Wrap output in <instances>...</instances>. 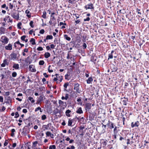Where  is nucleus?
I'll use <instances>...</instances> for the list:
<instances>
[{"instance_id":"nucleus-8","label":"nucleus","mask_w":149,"mask_h":149,"mask_svg":"<svg viewBox=\"0 0 149 149\" xmlns=\"http://www.w3.org/2000/svg\"><path fill=\"white\" fill-rule=\"evenodd\" d=\"M107 125L108 126L109 128L111 129L114 128V124L109 120L108 121V122Z\"/></svg>"},{"instance_id":"nucleus-2","label":"nucleus","mask_w":149,"mask_h":149,"mask_svg":"<svg viewBox=\"0 0 149 149\" xmlns=\"http://www.w3.org/2000/svg\"><path fill=\"white\" fill-rule=\"evenodd\" d=\"M11 15L15 19H18L19 18V13L18 11L13 10L11 13Z\"/></svg>"},{"instance_id":"nucleus-1","label":"nucleus","mask_w":149,"mask_h":149,"mask_svg":"<svg viewBox=\"0 0 149 149\" xmlns=\"http://www.w3.org/2000/svg\"><path fill=\"white\" fill-rule=\"evenodd\" d=\"M30 123H29L28 125L25 126L23 129V131L22 132V134L24 136H26L29 133L30 131L29 127L30 126Z\"/></svg>"},{"instance_id":"nucleus-52","label":"nucleus","mask_w":149,"mask_h":149,"mask_svg":"<svg viewBox=\"0 0 149 149\" xmlns=\"http://www.w3.org/2000/svg\"><path fill=\"white\" fill-rule=\"evenodd\" d=\"M49 127V124L47 125H43L42 127H44L45 128V129L47 130L48 129V127Z\"/></svg>"},{"instance_id":"nucleus-18","label":"nucleus","mask_w":149,"mask_h":149,"mask_svg":"<svg viewBox=\"0 0 149 149\" xmlns=\"http://www.w3.org/2000/svg\"><path fill=\"white\" fill-rule=\"evenodd\" d=\"M71 112V111L69 109L67 110L65 112V113L66 115L68 117H70V114Z\"/></svg>"},{"instance_id":"nucleus-26","label":"nucleus","mask_w":149,"mask_h":149,"mask_svg":"<svg viewBox=\"0 0 149 149\" xmlns=\"http://www.w3.org/2000/svg\"><path fill=\"white\" fill-rule=\"evenodd\" d=\"M3 63L5 64V65H8L9 64V62H8L7 59H5L3 61Z\"/></svg>"},{"instance_id":"nucleus-3","label":"nucleus","mask_w":149,"mask_h":149,"mask_svg":"<svg viewBox=\"0 0 149 149\" xmlns=\"http://www.w3.org/2000/svg\"><path fill=\"white\" fill-rule=\"evenodd\" d=\"M84 8L86 10L88 9H91L92 11L94 10V7L93 6V5L92 3H90L87 5H86L84 7Z\"/></svg>"},{"instance_id":"nucleus-43","label":"nucleus","mask_w":149,"mask_h":149,"mask_svg":"<svg viewBox=\"0 0 149 149\" xmlns=\"http://www.w3.org/2000/svg\"><path fill=\"white\" fill-rule=\"evenodd\" d=\"M9 18H10V16H6L3 19V21L6 22V21L8 20V19Z\"/></svg>"},{"instance_id":"nucleus-14","label":"nucleus","mask_w":149,"mask_h":149,"mask_svg":"<svg viewBox=\"0 0 149 149\" xmlns=\"http://www.w3.org/2000/svg\"><path fill=\"white\" fill-rule=\"evenodd\" d=\"M76 113H77L81 114L83 113V111L82 110V108L81 107L78 108L77 110L76 111Z\"/></svg>"},{"instance_id":"nucleus-28","label":"nucleus","mask_w":149,"mask_h":149,"mask_svg":"<svg viewBox=\"0 0 149 149\" xmlns=\"http://www.w3.org/2000/svg\"><path fill=\"white\" fill-rule=\"evenodd\" d=\"M46 14L47 13L45 11L43 13V15H42V17L44 18L45 19L46 18Z\"/></svg>"},{"instance_id":"nucleus-48","label":"nucleus","mask_w":149,"mask_h":149,"mask_svg":"<svg viewBox=\"0 0 149 149\" xmlns=\"http://www.w3.org/2000/svg\"><path fill=\"white\" fill-rule=\"evenodd\" d=\"M51 67V66L50 65H49L48 68V71L50 73L52 72H53V70L52 69H50V68Z\"/></svg>"},{"instance_id":"nucleus-32","label":"nucleus","mask_w":149,"mask_h":149,"mask_svg":"<svg viewBox=\"0 0 149 149\" xmlns=\"http://www.w3.org/2000/svg\"><path fill=\"white\" fill-rule=\"evenodd\" d=\"M49 149H56V147L55 145H51L49 146Z\"/></svg>"},{"instance_id":"nucleus-56","label":"nucleus","mask_w":149,"mask_h":149,"mask_svg":"<svg viewBox=\"0 0 149 149\" xmlns=\"http://www.w3.org/2000/svg\"><path fill=\"white\" fill-rule=\"evenodd\" d=\"M89 120H93L94 118L91 115H90L89 116Z\"/></svg>"},{"instance_id":"nucleus-47","label":"nucleus","mask_w":149,"mask_h":149,"mask_svg":"<svg viewBox=\"0 0 149 149\" xmlns=\"http://www.w3.org/2000/svg\"><path fill=\"white\" fill-rule=\"evenodd\" d=\"M26 37V36L25 35L22 36L21 37V39L22 40L24 41L25 40V38Z\"/></svg>"},{"instance_id":"nucleus-41","label":"nucleus","mask_w":149,"mask_h":149,"mask_svg":"<svg viewBox=\"0 0 149 149\" xmlns=\"http://www.w3.org/2000/svg\"><path fill=\"white\" fill-rule=\"evenodd\" d=\"M69 85V83L68 82H67L66 83H65L63 85V86L66 89L67 88V87Z\"/></svg>"},{"instance_id":"nucleus-9","label":"nucleus","mask_w":149,"mask_h":149,"mask_svg":"<svg viewBox=\"0 0 149 149\" xmlns=\"http://www.w3.org/2000/svg\"><path fill=\"white\" fill-rule=\"evenodd\" d=\"M139 125V123L138 121H136L135 123L132 122L131 123V127L133 128L134 127H138Z\"/></svg>"},{"instance_id":"nucleus-50","label":"nucleus","mask_w":149,"mask_h":149,"mask_svg":"<svg viewBox=\"0 0 149 149\" xmlns=\"http://www.w3.org/2000/svg\"><path fill=\"white\" fill-rule=\"evenodd\" d=\"M25 123L26 125H28L29 123H30L29 120L26 119L24 120Z\"/></svg>"},{"instance_id":"nucleus-27","label":"nucleus","mask_w":149,"mask_h":149,"mask_svg":"<svg viewBox=\"0 0 149 149\" xmlns=\"http://www.w3.org/2000/svg\"><path fill=\"white\" fill-rule=\"evenodd\" d=\"M28 100L31 101L32 103L35 102V100L33 99V98L31 97H28Z\"/></svg>"},{"instance_id":"nucleus-58","label":"nucleus","mask_w":149,"mask_h":149,"mask_svg":"<svg viewBox=\"0 0 149 149\" xmlns=\"http://www.w3.org/2000/svg\"><path fill=\"white\" fill-rule=\"evenodd\" d=\"M90 20V18L89 17H87L86 19H84V22L88 21Z\"/></svg>"},{"instance_id":"nucleus-17","label":"nucleus","mask_w":149,"mask_h":149,"mask_svg":"<svg viewBox=\"0 0 149 149\" xmlns=\"http://www.w3.org/2000/svg\"><path fill=\"white\" fill-rule=\"evenodd\" d=\"M5 49L6 50H11L12 49V45L9 44L7 46L5 47Z\"/></svg>"},{"instance_id":"nucleus-19","label":"nucleus","mask_w":149,"mask_h":149,"mask_svg":"<svg viewBox=\"0 0 149 149\" xmlns=\"http://www.w3.org/2000/svg\"><path fill=\"white\" fill-rule=\"evenodd\" d=\"M93 79L92 77H89L88 79L87 80V83L88 84H90L91 83V82H92L93 81Z\"/></svg>"},{"instance_id":"nucleus-7","label":"nucleus","mask_w":149,"mask_h":149,"mask_svg":"<svg viewBox=\"0 0 149 149\" xmlns=\"http://www.w3.org/2000/svg\"><path fill=\"white\" fill-rule=\"evenodd\" d=\"M111 69L112 70V72H116L118 70L117 67L113 64H111L110 66Z\"/></svg>"},{"instance_id":"nucleus-40","label":"nucleus","mask_w":149,"mask_h":149,"mask_svg":"<svg viewBox=\"0 0 149 149\" xmlns=\"http://www.w3.org/2000/svg\"><path fill=\"white\" fill-rule=\"evenodd\" d=\"M42 81L44 84H45L46 83H47V84H48V81H46V79L44 78H43L42 79Z\"/></svg>"},{"instance_id":"nucleus-11","label":"nucleus","mask_w":149,"mask_h":149,"mask_svg":"<svg viewBox=\"0 0 149 149\" xmlns=\"http://www.w3.org/2000/svg\"><path fill=\"white\" fill-rule=\"evenodd\" d=\"M29 68L30 69V70L31 72H35L36 71L35 66L32 65H30L29 66Z\"/></svg>"},{"instance_id":"nucleus-35","label":"nucleus","mask_w":149,"mask_h":149,"mask_svg":"<svg viewBox=\"0 0 149 149\" xmlns=\"http://www.w3.org/2000/svg\"><path fill=\"white\" fill-rule=\"evenodd\" d=\"M117 127L115 126L113 130V132L114 134H116L117 133L118 131L117 130Z\"/></svg>"},{"instance_id":"nucleus-22","label":"nucleus","mask_w":149,"mask_h":149,"mask_svg":"<svg viewBox=\"0 0 149 149\" xmlns=\"http://www.w3.org/2000/svg\"><path fill=\"white\" fill-rule=\"evenodd\" d=\"M64 37L66 40L70 41L71 40L70 37H68V35L66 34H65L64 35Z\"/></svg>"},{"instance_id":"nucleus-29","label":"nucleus","mask_w":149,"mask_h":149,"mask_svg":"<svg viewBox=\"0 0 149 149\" xmlns=\"http://www.w3.org/2000/svg\"><path fill=\"white\" fill-rule=\"evenodd\" d=\"M46 135H47V136H50L51 137V138H54L53 137L51 136V133L50 132H46Z\"/></svg>"},{"instance_id":"nucleus-46","label":"nucleus","mask_w":149,"mask_h":149,"mask_svg":"<svg viewBox=\"0 0 149 149\" xmlns=\"http://www.w3.org/2000/svg\"><path fill=\"white\" fill-rule=\"evenodd\" d=\"M75 42L74 41H72L70 42V45L71 46L74 47L75 45Z\"/></svg>"},{"instance_id":"nucleus-44","label":"nucleus","mask_w":149,"mask_h":149,"mask_svg":"<svg viewBox=\"0 0 149 149\" xmlns=\"http://www.w3.org/2000/svg\"><path fill=\"white\" fill-rule=\"evenodd\" d=\"M75 0H66V1H68L69 3H70L72 4L75 1Z\"/></svg>"},{"instance_id":"nucleus-20","label":"nucleus","mask_w":149,"mask_h":149,"mask_svg":"<svg viewBox=\"0 0 149 149\" xmlns=\"http://www.w3.org/2000/svg\"><path fill=\"white\" fill-rule=\"evenodd\" d=\"M6 29L2 27L0 28V33L1 34L4 33Z\"/></svg>"},{"instance_id":"nucleus-13","label":"nucleus","mask_w":149,"mask_h":149,"mask_svg":"<svg viewBox=\"0 0 149 149\" xmlns=\"http://www.w3.org/2000/svg\"><path fill=\"white\" fill-rule=\"evenodd\" d=\"M25 61L26 63H29V64L31 63L32 62V60L30 58L29 56H28L27 58L25 59Z\"/></svg>"},{"instance_id":"nucleus-5","label":"nucleus","mask_w":149,"mask_h":149,"mask_svg":"<svg viewBox=\"0 0 149 149\" xmlns=\"http://www.w3.org/2000/svg\"><path fill=\"white\" fill-rule=\"evenodd\" d=\"M1 41L5 44H7L9 40V39L5 36H2L1 38Z\"/></svg>"},{"instance_id":"nucleus-51","label":"nucleus","mask_w":149,"mask_h":149,"mask_svg":"<svg viewBox=\"0 0 149 149\" xmlns=\"http://www.w3.org/2000/svg\"><path fill=\"white\" fill-rule=\"evenodd\" d=\"M13 7V5L11 3H10L9 4V8L10 9H12Z\"/></svg>"},{"instance_id":"nucleus-53","label":"nucleus","mask_w":149,"mask_h":149,"mask_svg":"<svg viewBox=\"0 0 149 149\" xmlns=\"http://www.w3.org/2000/svg\"><path fill=\"white\" fill-rule=\"evenodd\" d=\"M43 49V48L41 47H39L37 48V50L38 51H42Z\"/></svg>"},{"instance_id":"nucleus-49","label":"nucleus","mask_w":149,"mask_h":149,"mask_svg":"<svg viewBox=\"0 0 149 149\" xmlns=\"http://www.w3.org/2000/svg\"><path fill=\"white\" fill-rule=\"evenodd\" d=\"M41 118L42 120H45L46 118V116L45 115H43L42 116Z\"/></svg>"},{"instance_id":"nucleus-64","label":"nucleus","mask_w":149,"mask_h":149,"mask_svg":"<svg viewBox=\"0 0 149 149\" xmlns=\"http://www.w3.org/2000/svg\"><path fill=\"white\" fill-rule=\"evenodd\" d=\"M43 74V75L45 76V77L46 78H47L49 77V75L47 74L46 73H44Z\"/></svg>"},{"instance_id":"nucleus-23","label":"nucleus","mask_w":149,"mask_h":149,"mask_svg":"<svg viewBox=\"0 0 149 149\" xmlns=\"http://www.w3.org/2000/svg\"><path fill=\"white\" fill-rule=\"evenodd\" d=\"M45 58H47L50 56V54L49 52H46L44 54Z\"/></svg>"},{"instance_id":"nucleus-25","label":"nucleus","mask_w":149,"mask_h":149,"mask_svg":"<svg viewBox=\"0 0 149 149\" xmlns=\"http://www.w3.org/2000/svg\"><path fill=\"white\" fill-rule=\"evenodd\" d=\"M30 42L31 43L32 45H34L36 44L35 40L33 38H32L31 39Z\"/></svg>"},{"instance_id":"nucleus-38","label":"nucleus","mask_w":149,"mask_h":149,"mask_svg":"<svg viewBox=\"0 0 149 149\" xmlns=\"http://www.w3.org/2000/svg\"><path fill=\"white\" fill-rule=\"evenodd\" d=\"M81 37L84 40H83V41L85 42L86 41L85 40L86 38V36L85 35H83V36H81Z\"/></svg>"},{"instance_id":"nucleus-45","label":"nucleus","mask_w":149,"mask_h":149,"mask_svg":"<svg viewBox=\"0 0 149 149\" xmlns=\"http://www.w3.org/2000/svg\"><path fill=\"white\" fill-rule=\"evenodd\" d=\"M33 21H31L29 23L30 25L31 26V27L32 28H33L34 27V26L33 25Z\"/></svg>"},{"instance_id":"nucleus-36","label":"nucleus","mask_w":149,"mask_h":149,"mask_svg":"<svg viewBox=\"0 0 149 149\" xmlns=\"http://www.w3.org/2000/svg\"><path fill=\"white\" fill-rule=\"evenodd\" d=\"M113 58V56L112 54H109L108 55V60H109V59H112Z\"/></svg>"},{"instance_id":"nucleus-31","label":"nucleus","mask_w":149,"mask_h":149,"mask_svg":"<svg viewBox=\"0 0 149 149\" xmlns=\"http://www.w3.org/2000/svg\"><path fill=\"white\" fill-rule=\"evenodd\" d=\"M75 147L73 145L69 146L68 147H67L66 149H75Z\"/></svg>"},{"instance_id":"nucleus-34","label":"nucleus","mask_w":149,"mask_h":149,"mask_svg":"<svg viewBox=\"0 0 149 149\" xmlns=\"http://www.w3.org/2000/svg\"><path fill=\"white\" fill-rule=\"evenodd\" d=\"M15 116L14 118H17L19 116V114L17 112H16L15 113Z\"/></svg>"},{"instance_id":"nucleus-10","label":"nucleus","mask_w":149,"mask_h":149,"mask_svg":"<svg viewBox=\"0 0 149 149\" xmlns=\"http://www.w3.org/2000/svg\"><path fill=\"white\" fill-rule=\"evenodd\" d=\"M121 99L123 104L124 105H127V102L128 100V98L124 97L123 98H122Z\"/></svg>"},{"instance_id":"nucleus-24","label":"nucleus","mask_w":149,"mask_h":149,"mask_svg":"<svg viewBox=\"0 0 149 149\" xmlns=\"http://www.w3.org/2000/svg\"><path fill=\"white\" fill-rule=\"evenodd\" d=\"M73 122L72 120V119L71 120L70 119H69L68 121V126H72V125Z\"/></svg>"},{"instance_id":"nucleus-30","label":"nucleus","mask_w":149,"mask_h":149,"mask_svg":"<svg viewBox=\"0 0 149 149\" xmlns=\"http://www.w3.org/2000/svg\"><path fill=\"white\" fill-rule=\"evenodd\" d=\"M53 36L52 35H47L46 37V39H53Z\"/></svg>"},{"instance_id":"nucleus-4","label":"nucleus","mask_w":149,"mask_h":149,"mask_svg":"<svg viewBox=\"0 0 149 149\" xmlns=\"http://www.w3.org/2000/svg\"><path fill=\"white\" fill-rule=\"evenodd\" d=\"M80 85L78 83H76L74 84V89L76 91L77 93H80L81 91L79 90Z\"/></svg>"},{"instance_id":"nucleus-54","label":"nucleus","mask_w":149,"mask_h":149,"mask_svg":"<svg viewBox=\"0 0 149 149\" xmlns=\"http://www.w3.org/2000/svg\"><path fill=\"white\" fill-rule=\"evenodd\" d=\"M10 95L9 92H6L5 93V94H4L5 96H8Z\"/></svg>"},{"instance_id":"nucleus-57","label":"nucleus","mask_w":149,"mask_h":149,"mask_svg":"<svg viewBox=\"0 0 149 149\" xmlns=\"http://www.w3.org/2000/svg\"><path fill=\"white\" fill-rule=\"evenodd\" d=\"M45 32V31L43 29H42L40 31L39 33L40 34H43Z\"/></svg>"},{"instance_id":"nucleus-6","label":"nucleus","mask_w":149,"mask_h":149,"mask_svg":"<svg viewBox=\"0 0 149 149\" xmlns=\"http://www.w3.org/2000/svg\"><path fill=\"white\" fill-rule=\"evenodd\" d=\"M53 114L56 115L58 113H59L60 115H58V116L60 117L61 116V111L60 110L58 109V108H56L53 111Z\"/></svg>"},{"instance_id":"nucleus-61","label":"nucleus","mask_w":149,"mask_h":149,"mask_svg":"<svg viewBox=\"0 0 149 149\" xmlns=\"http://www.w3.org/2000/svg\"><path fill=\"white\" fill-rule=\"evenodd\" d=\"M83 46L84 49H86L87 47V45H86V43H84L83 44Z\"/></svg>"},{"instance_id":"nucleus-16","label":"nucleus","mask_w":149,"mask_h":149,"mask_svg":"<svg viewBox=\"0 0 149 149\" xmlns=\"http://www.w3.org/2000/svg\"><path fill=\"white\" fill-rule=\"evenodd\" d=\"M102 141L101 144H102L103 146H105L107 144V141L106 140L102 139L101 140Z\"/></svg>"},{"instance_id":"nucleus-55","label":"nucleus","mask_w":149,"mask_h":149,"mask_svg":"<svg viewBox=\"0 0 149 149\" xmlns=\"http://www.w3.org/2000/svg\"><path fill=\"white\" fill-rule=\"evenodd\" d=\"M8 140H6L5 141V142L4 143V146H7L8 143Z\"/></svg>"},{"instance_id":"nucleus-63","label":"nucleus","mask_w":149,"mask_h":149,"mask_svg":"<svg viewBox=\"0 0 149 149\" xmlns=\"http://www.w3.org/2000/svg\"><path fill=\"white\" fill-rule=\"evenodd\" d=\"M58 103L59 104H63L64 103V102H63L61 100H59L58 101Z\"/></svg>"},{"instance_id":"nucleus-15","label":"nucleus","mask_w":149,"mask_h":149,"mask_svg":"<svg viewBox=\"0 0 149 149\" xmlns=\"http://www.w3.org/2000/svg\"><path fill=\"white\" fill-rule=\"evenodd\" d=\"M18 53H12L10 54V56H11V59H16V56H17V54H18Z\"/></svg>"},{"instance_id":"nucleus-21","label":"nucleus","mask_w":149,"mask_h":149,"mask_svg":"<svg viewBox=\"0 0 149 149\" xmlns=\"http://www.w3.org/2000/svg\"><path fill=\"white\" fill-rule=\"evenodd\" d=\"M13 68L15 69H18L19 68V65L18 64L14 63L13 66Z\"/></svg>"},{"instance_id":"nucleus-39","label":"nucleus","mask_w":149,"mask_h":149,"mask_svg":"<svg viewBox=\"0 0 149 149\" xmlns=\"http://www.w3.org/2000/svg\"><path fill=\"white\" fill-rule=\"evenodd\" d=\"M38 143V142L37 141H36L35 142H33V146H34V147L36 148V145Z\"/></svg>"},{"instance_id":"nucleus-60","label":"nucleus","mask_w":149,"mask_h":149,"mask_svg":"<svg viewBox=\"0 0 149 149\" xmlns=\"http://www.w3.org/2000/svg\"><path fill=\"white\" fill-rule=\"evenodd\" d=\"M54 42L55 44H58V40L57 38H55L54 41Z\"/></svg>"},{"instance_id":"nucleus-12","label":"nucleus","mask_w":149,"mask_h":149,"mask_svg":"<svg viewBox=\"0 0 149 149\" xmlns=\"http://www.w3.org/2000/svg\"><path fill=\"white\" fill-rule=\"evenodd\" d=\"M85 109L86 111H89L91 109V104L90 103H87L86 104Z\"/></svg>"},{"instance_id":"nucleus-62","label":"nucleus","mask_w":149,"mask_h":149,"mask_svg":"<svg viewBox=\"0 0 149 149\" xmlns=\"http://www.w3.org/2000/svg\"><path fill=\"white\" fill-rule=\"evenodd\" d=\"M123 139L126 140V137H125V138H123V137L121 136H120V139H119L120 140L122 141V140H123Z\"/></svg>"},{"instance_id":"nucleus-37","label":"nucleus","mask_w":149,"mask_h":149,"mask_svg":"<svg viewBox=\"0 0 149 149\" xmlns=\"http://www.w3.org/2000/svg\"><path fill=\"white\" fill-rule=\"evenodd\" d=\"M22 25V23L21 22H19L17 25V27L19 29H21V27L20 26Z\"/></svg>"},{"instance_id":"nucleus-33","label":"nucleus","mask_w":149,"mask_h":149,"mask_svg":"<svg viewBox=\"0 0 149 149\" xmlns=\"http://www.w3.org/2000/svg\"><path fill=\"white\" fill-rule=\"evenodd\" d=\"M45 62L43 60L40 61L39 62V64L40 65H43L44 64Z\"/></svg>"},{"instance_id":"nucleus-59","label":"nucleus","mask_w":149,"mask_h":149,"mask_svg":"<svg viewBox=\"0 0 149 149\" xmlns=\"http://www.w3.org/2000/svg\"><path fill=\"white\" fill-rule=\"evenodd\" d=\"M68 93H67L65 94V100H67L68 98Z\"/></svg>"},{"instance_id":"nucleus-42","label":"nucleus","mask_w":149,"mask_h":149,"mask_svg":"<svg viewBox=\"0 0 149 149\" xmlns=\"http://www.w3.org/2000/svg\"><path fill=\"white\" fill-rule=\"evenodd\" d=\"M12 75L13 77H15L17 76V73L15 72H14L12 73Z\"/></svg>"}]
</instances>
